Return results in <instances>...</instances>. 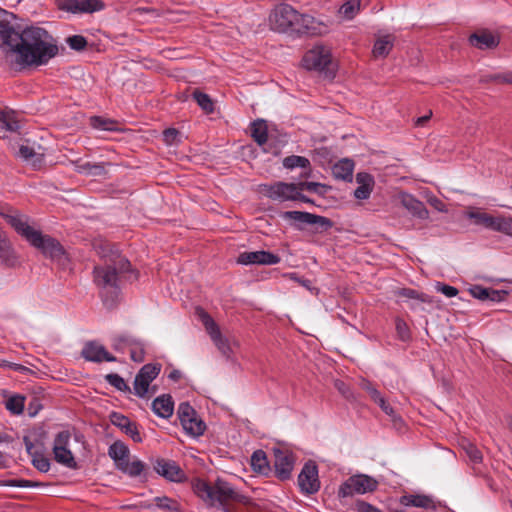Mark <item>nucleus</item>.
Masks as SVG:
<instances>
[{"label": "nucleus", "mask_w": 512, "mask_h": 512, "mask_svg": "<svg viewBox=\"0 0 512 512\" xmlns=\"http://www.w3.org/2000/svg\"><path fill=\"white\" fill-rule=\"evenodd\" d=\"M90 125L98 130L103 131H114L117 129V121L110 118H104L101 116H92L90 118Z\"/></svg>", "instance_id": "nucleus-32"}, {"label": "nucleus", "mask_w": 512, "mask_h": 512, "mask_svg": "<svg viewBox=\"0 0 512 512\" xmlns=\"http://www.w3.org/2000/svg\"><path fill=\"white\" fill-rule=\"evenodd\" d=\"M353 170V161L349 159H342L333 166L332 173L337 179L350 181L352 179Z\"/></svg>", "instance_id": "nucleus-25"}, {"label": "nucleus", "mask_w": 512, "mask_h": 512, "mask_svg": "<svg viewBox=\"0 0 512 512\" xmlns=\"http://www.w3.org/2000/svg\"><path fill=\"white\" fill-rule=\"evenodd\" d=\"M198 495L212 505L218 504L225 511H230L235 503H244L245 497L238 493L229 483L218 479L214 484L201 481L196 485Z\"/></svg>", "instance_id": "nucleus-5"}, {"label": "nucleus", "mask_w": 512, "mask_h": 512, "mask_svg": "<svg viewBox=\"0 0 512 512\" xmlns=\"http://www.w3.org/2000/svg\"><path fill=\"white\" fill-rule=\"evenodd\" d=\"M294 466V457L292 452L287 449H274V467L278 478L285 480L291 476Z\"/></svg>", "instance_id": "nucleus-15"}, {"label": "nucleus", "mask_w": 512, "mask_h": 512, "mask_svg": "<svg viewBox=\"0 0 512 512\" xmlns=\"http://www.w3.org/2000/svg\"><path fill=\"white\" fill-rule=\"evenodd\" d=\"M108 455L114 460H123L129 455L128 447L121 441L114 442L108 449Z\"/></svg>", "instance_id": "nucleus-37"}, {"label": "nucleus", "mask_w": 512, "mask_h": 512, "mask_svg": "<svg viewBox=\"0 0 512 512\" xmlns=\"http://www.w3.org/2000/svg\"><path fill=\"white\" fill-rule=\"evenodd\" d=\"M82 356L91 362H114L116 358L111 355L103 345L98 342H87L81 352Z\"/></svg>", "instance_id": "nucleus-18"}, {"label": "nucleus", "mask_w": 512, "mask_h": 512, "mask_svg": "<svg viewBox=\"0 0 512 512\" xmlns=\"http://www.w3.org/2000/svg\"><path fill=\"white\" fill-rule=\"evenodd\" d=\"M394 38L392 35H384L379 37L373 47V55L375 58H384L386 57L392 47H393Z\"/></svg>", "instance_id": "nucleus-26"}, {"label": "nucleus", "mask_w": 512, "mask_h": 512, "mask_svg": "<svg viewBox=\"0 0 512 512\" xmlns=\"http://www.w3.org/2000/svg\"><path fill=\"white\" fill-rule=\"evenodd\" d=\"M370 398L375 402L377 403L383 396L381 395V393L377 390L376 387H373L369 392H368Z\"/></svg>", "instance_id": "nucleus-64"}, {"label": "nucleus", "mask_w": 512, "mask_h": 512, "mask_svg": "<svg viewBox=\"0 0 512 512\" xmlns=\"http://www.w3.org/2000/svg\"><path fill=\"white\" fill-rule=\"evenodd\" d=\"M436 289L438 292H441L442 294L449 298L455 297L458 294L457 288L442 283H438Z\"/></svg>", "instance_id": "nucleus-53"}, {"label": "nucleus", "mask_w": 512, "mask_h": 512, "mask_svg": "<svg viewBox=\"0 0 512 512\" xmlns=\"http://www.w3.org/2000/svg\"><path fill=\"white\" fill-rule=\"evenodd\" d=\"M144 468V463L140 460H136L130 462L129 466L126 467V474H128L131 477H137L143 472Z\"/></svg>", "instance_id": "nucleus-51"}, {"label": "nucleus", "mask_w": 512, "mask_h": 512, "mask_svg": "<svg viewBox=\"0 0 512 512\" xmlns=\"http://www.w3.org/2000/svg\"><path fill=\"white\" fill-rule=\"evenodd\" d=\"M357 508L359 512H383L375 506L363 501L357 504Z\"/></svg>", "instance_id": "nucleus-58"}, {"label": "nucleus", "mask_w": 512, "mask_h": 512, "mask_svg": "<svg viewBox=\"0 0 512 512\" xmlns=\"http://www.w3.org/2000/svg\"><path fill=\"white\" fill-rule=\"evenodd\" d=\"M401 204L415 217L419 219H427L429 217V211L425 207L424 203L416 199L411 194H402Z\"/></svg>", "instance_id": "nucleus-21"}, {"label": "nucleus", "mask_w": 512, "mask_h": 512, "mask_svg": "<svg viewBox=\"0 0 512 512\" xmlns=\"http://www.w3.org/2000/svg\"><path fill=\"white\" fill-rule=\"evenodd\" d=\"M35 154H36V152L34 151V149L27 145H22L19 148V155L25 161L32 160V158L35 156Z\"/></svg>", "instance_id": "nucleus-55"}, {"label": "nucleus", "mask_w": 512, "mask_h": 512, "mask_svg": "<svg viewBox=\"0 0 512 512\" xmlns=\"http://www.w3.org/2000/svg\"><path fill=\"white\" fill-rule=\"evenodd\" d=\"M282 218L299 224L319 225L323 230H328L333 225L332 221L326 217L302 211H285Z\"/></svg>", "instance_id": "nucleus-13"}, {"label": "nucleus", "mask_w": 512, "mask_h": 512, "mask_svg": "<svg viewBox=\"0 0 512 512\" xmlns=\"http://www.w3.org/2000/svg\"><path fill=\"white\" fill-rule=\"evenodd\" d=\"M69 47L76 51H82L87 46V40L81 35H73L67 38Z\"/></svg>", "instance_id": "nucleus-46"}, {"label": "nucleus", "mask_w": 512, "mask_h": 512, "mask_svg": "<svg viewBox=\"0 0 512 512\" xmlns=\"http://www.w3.org/2000/svg\"><path fill=\"white\" fill-rule=\"evenodd\" d=\"M71 439L69 431L59 432L53 442V456L57 463L70 469L77 468V462L68 448Z\"/></svg>", "instance_id": "nucleus-8"}, {"label": "nucleus", "mask_w": 512, "mask_h": 512, "mask_svg": "<svg viewBox=\"0 0 512 512\" xmlns=\"http://www.w3.org/2000/svg\"><path fill=\"white\" fill-rule=\"evenodd\" d=\"M377 481L367 475L349 477L339 488L338 496L345 498L354 494L372 492L377 488Z\"/></svg>", "instance_id": "nucleus-7"}, {"label": "nucleus", "mask_w": 512, "mask_h": 512, "mask_svg": "<svg viewBox=\"0 0 512 512\" xmlns=\"http://www.w3.org/2000/svg\"><path fill=\"white\" fill-rule=\"evenodd\" d=\"M376 404L379 405V407L381 408V410L391 416L392 418L395 417V411L394 409L391 407V405L389 403L386 402V400L384 399V397H382Z\"/></svg>", "instance_id": "nucleus-56"}, {"label": "nucleus", "mask_w": 512, "mask_h": 512, "mask_svg": "<svg viewBox=\"0 0 512 512\" xmlns=\"http://www.w3.org/2000/svg\"><path fill=\"white\" fill-rule=\"evenodd\" d=\"M499 38L488 31H479L469 37V43L481 50L493 49L499 45Z\"/></svg>", "instance_id": "nucleus-20"}, {"label": "nucleus", "mask_w": 512, "mask_h": 512, "mask_svg": "<svg viewBox=\"0 0 512 512\" xmlns=\"http://www.w3.org/2000/svg\"><path fill=\"white\" fill-rule=\"evenodd\" d=\"M493 230L512 236V218L503 216L496 217Z\"/></svg>", "instance_id": "nucleus-39"}, {"label": "nucleus", "mask_w": 512, "mask_h": 512, "mask_svg": "<svg viewBox=\"0 0 512 512\" xmlns=\"http://www.w3.org/2000/svg\"><path fill=\"white\" fill-rule=\"evenodd\" d=\"M155 507L165 512H179V504L176 500L167 496L155 497L153 499Z\"/></svg>", "instance_id": "nucleus-33"}, {"label": "nucleus", "mask_w": 512, "mask_h": 512, "mask_svg": "<svg viewBox=\"0 0 512 512\" xmlns=\"http://www.w3.org/2000/svg\"><path fill=\"white\" fill-rule=\"evenodd\" d=\"M251 465L255 471L265 473L269 468L265 452L262 450L254 451L251 456Z\"/></svg>", "instance_id": "nucleus-35"}, {"label": "nucleus", "mask_w": 512, "mask_h": 512, "mask_svg": "<svg viewBox=\"0 0 512 512\" xmlns=\"http://www.w3.org/2000/svg\"><path fill=\"white\" fill-rule=\"evenodd\" d=\"M299 190H306L312 193L323 194L324 185L317 182H299Z\"/></svg>", "instance_id": "nucleus-50"}, {"label": "nucleus", "mask_w": 512, "mask_h": 512, "mask_svg": "<svg viewBox=\"0 0 512 512\" xmlns=\"http://www.w3.org/2000/svg\"><path fill=\"white\" fill-rule=\"evenodd\" d=\"M395 329H396L397 336L401 341L405 342L410 339V337H411L410 329H409L407 323L403 319H401V318L396 319Z\"/></svg>", "instance_id": "nucleus-44"}, {"label": "nucleus", "mask_w": 512, "mask_h": 512, "mask_svg": "<svg viewBox=\"0 0 512 512\" xmlns=\"http://www.w3.org/2000/svg\"><path fill=\"white\" fill-rule=\"evenodd\" d=\"M19 128V120L13 111H0V129L15 132Z\"/></svg>", "instance_id": "nucleus-30"}, {"label": "nucleus", "mask_w": 512, "mask_h": 512, "mask_svg": "<svg viewBox=\"0 0 512 512\" xmlns=\"http://www.w3.org/2000/svg\"><path fill=\"white\" fill-rule=\"evenodd\" d=\"M106 381L119 391L130 392V387L125 380L118 374L111 373L106 375Z\"/></svg>", "instance_id": "nucleus-41"}, {"label": "nucleus", "mask_w": 512, "mask_h": 512, "mask_svg": "<svg viewBox=\"0 0 512 512\" xmlns=\"http://www.w3.org/2000/svg\"><path fill=\"white\" fill-rule=\"evenodd\" d=\"M335 387L339 390V392L346 398L350 396L349 388L346 386V384L342 381H336Z\"/></svg>", "instance_id": "nucleus-61"}, {"label": "nucleus", "mask_w": 512, "mask_h": 512, "mask_svg": "<svg viewBox=\"0 0 512 512\" xmlns=\"http://www.w3.org/2000/svg\"><path fill=\"white\" fill-rule=\"evenodd\" d=\"M32 464L40 472H48L50 469V461L43 455H34Z\"/></svg>", "instance_id": "nucleus-47"}, {"label": "nucleus", "mask_w": 512, "mask_h": 512, "mask_svg": "<svg viewBox=\"0 0 512 512\" xmlns=\"http://www.w3.org/2000/svg\"><path fill=\"white\" fill-rule=\"evenodd\" d=\"M468 217L474 221L475 224L484 226L485 228L494 229L496 217L483 212L481 210H471L468 212Z\"/></svg>", "instance_id": "nucleus-28"}, {"label": "nucleus", "mask_w": 512, "mask_h": 512, "mask_svg": "<svg viewBox=\"0 0 512 512\" xmlns=\"http://www.w3.org/2000/svg\"><path fill=\"white\" fill-rule=\"evenodd\" d=\"M0 262L7 267H14L18 259L10 241L0 228Z\"/></svg>", "instance_id": "nucleus-23"}, {"label": "nucleus", "mask_w": 512, "mask_h": 512, "mask_svg": "<svg viewBox=\"0 0 512 512\" xmlns=\"http://www.w3.org/2000/svg\"><path fill=\"white\" fill-rule=\"evenodd\" d=\"M99 254L102 263L93 269V281L104 302H113L125 282H132L138 278V273L131 268V263L112 245L104 243Z\"/></svg>", "instance_id": "nucleus-2"}, {"label": "nucleus", "mask_w": 512, "mask_h": 512, "mask_svg": "<svg viewBox=\"0 0 512 512\" xmlns=\"http://www.w3.org/2000/svg\"><path fill=\"white\" fill-rule=\"evenodd\" d=\"M6 408L13 414H21L24 409V397L12 396L6 401Z\"/></svg>", "instance_id": "nucleus-42"}, {"label": "nucleus", "mask_w": 512, "mask_h": 512, "mask_svg": "<svg viewBox=\"0 0 512 512\" xmlns=\"http://www.w3.org/2000/svg\"><path fill=\"white\" fill-rule=\"evenodd\" d=\"M178 418L180 423L189 421V418L196 415L194 408L187 402H183L179 405L177 410Z\"/></svg>", "instance_id": "nucleus-43"}, {"label": "nucleus", "mask_w": 512, "mask_h": 512, "mask_svg": "<svg viewBox=\"0 0 512 512\" xmlns=\"http://www.w3.org/2000/svg\"><path fill=\"white\" fill-rule=\"evenodd\" d=\"M251 136L260 146L267 142V125L264 120H257L252 123Z\"/></svg>", "instance_id": "nucleus-29"}, {"label": "nucleus", "mask_w": 512, "mask_h": 512, "mask_svg": "<svg viewBox=\"0 0 512 512\" xmlns=\"http://www.w3.org/2000/svg\"><path fill=\"white\" fill-rule=\"evenodd\" d=\"M166 143L171 144L177 137L178 131L173 128L166 129L163 133Z\"/></svg>", "instance_id": "nucleus-59"}, {"label": "nucleus", "mask_w": 512, "mask_h": 512, "mask_svg": "<svg viewBox=\"0 0 512 512\" xmlns=\"http://www.w3.org/2000/svg\"><path fill=\"white\" fill-rule=\"evenodd\" d=\"M181 425L189 435L194 437L201 436L206 428L204 422L197 417V414L194 417L189 418V421L183 422Z\"/></svg>", "instance_id": "nucleus-31"}, {"label": "nucleus", "mask_w": 512, "mask_h": 512, "mask_svg": "<svg viewBox=\"0 0 512 512\" xmlns=\"http://www.w3.org/2000/svg\"><path fill=\"white\" fill-rule=\"evenodd\" d=\"M110 421L114 426L118 427L119 429H121V431L130 436L133 439V441H142V437L140 435V432L138 431L136 423L132 422L125 415L118 412H112L110 415Z\"/></svg>", "instance_id": "nucleus-19"}, {"label": "nucleus", "mask_w": 512, "mask_h": 512, "mask_svg": "<svg viewBox=\"0 0 512 512\" xmlns=\"http://www.w3.org/2000/svg\"><path fill=\"white\" fill-rule=\"evenodd\" d=\"M27 162H29L34 168H40L43 163V155L36 153L32 160H28Z\"/></svg>", "instance_id": "nucleus-62"}, {"label": "nucleus", "mask_w": 512, "mask_h": 512, "mask_svg": "<svg viewBox=\"0 0 512 512\" xmlns=\"http://www.w3.org/2000/svg\"><path fill=\"white\" fill-rule=\"evenodd\" d=\"M283 165H284V167H286L288 169H293L296 167H301V168L307 169L310 166V162L305 157L291 155V156H287L286 158H284Z\"/></svg>", "instance_id": "nucleus-38"}, {"label": "nucleus", "mask_w": 512, "mask_h": 512, "mask_svg": "<svg viewBox=\"0 0 512 512\" xmlns=\"http://www.w3.org/2000/svg\"><path fill=\"white\" fill-rule=\"evenodd\" d=\"M76 170L79 173H85L88 175H100L103 173L104 167L101 164H92L90 162H85L76 165Z\"/></svg>", "instance_id": "nucleus-40"}, {"label": "nucleus", "mask_w": 512, "mask_h": 512, "mask_svg": "<svg viewBox=\"0 0 512 512\" xmlns=\"http://www.w3.org/2000/svg\"><path fill=\"white\" fill-rule=\"evenodd\" d=\"M285 276L288 277L290 280L298 283L299 285L305 287L310 292H314V291L317 292V289L313 286L311 280L304 279V278L300 277L297 273H288Z\"/></svg>", "instance_id": "nucleus-48"}, {"label": "nucleus", "mask_w": 512, "mask_h": 512, "mask_svg": "<svg viewBox=\"0 0 512 512\" xmlns=\"http://www.w3.org/2000/svg\"><path fill=\"white\" fill-rule=\"evenodd\" d=\"M360 10L359 0H348L339 9V14L345 19H353Z\"/></svg>", "instance_id": "nucleus-36"}, {"label": "nucleus", "mask_w": 512, "mask_h": 512, "mask_svg": "<svg viewBox=\"0 0 512 512\" xmlns=\"http://www.w3.org/2000/svg\"><path fill=\"white\" fill-rule=\"evenodd\" d=\"M298 190V183H285L281 181L262 186L264 195L274 201H295Z\"/></svg>", "instance_id": "nucleus-9"}, {"label": "nucleus", "mask_w": 512, "mask_h": 512, "mask_svg": "<svg viewBox=\"0 0 512 512\" xmlns=\"http://www.w3.org/2000/svg\"><path fill=\"white\" fill-rule=\"evenodd\" d=\"M356 182L358 187L354 191L355 198L359 200L368 199L375 183L373 176L365 172H360L356 175Z\"/></svg>", "instance_id": "nucleus-22"}, {"label": "nucleus", "mask_w": 512, "mask_h": 512, "mask_svg": "<svg viewBox=\"0 0 512 512\" xmlns=\"http://www.w3.org/2000/svg\"><path fill=\"white\" fill-rule=\"evenodd\" d=\"M470 293L472 294L473 297L482 301H486L489 298V288H484L479 285L473 286L470 289Z\"/></svg>", "instance_id": "nucleus-52"}, {"label": "nucleus", "mask_w": 512, "mask_h": 512, "mask_svg": "<svg viewBox=\"0 0 512 512\" xmlns=\"http://www.w3.org/2000/svg\"><path fill=\"white\" fill-rule=\"evenodd\" d=\"M192 97L205 113L209 114L214 111V103L208 94L195 90Z\"/></svg>", "instance_id": "nucleus-34"}, {"label": "nucleus", "mask_w": 512, "mask_h": 512, "mask_svg": "<svg viewBox=\"0 0 512 512\" xmlns=\"http://www.w3.org/2000/svg\"><path fill=\"white\" fill-rule=\"evenodd\" d=\"M464 450L472 462H474V463L481 462L482 453L474 444L468 443L466 446H464Z\"/></svg>", "instance_id": "nucleus-49"}, {"label": "nucleus", "mask_w": 512, "mask_h": 512, "mask_svg": "<svg viewBox=\"0 0 512 512\" xmlns=\"http://www.w3.org/2000/svg\"><path fill=\"white\" fill-rule=\"evenodd\" d=\"M505 78H507L506 77V72L505 73H497V74L485 76V77L482 78V81L483 82L495 81V82H498V83H505Z\"/></svg>", "instance_id": "nucleus-57"}, {"label": "nucleus", "mask_w": 512, "mask_h": 512, "mask_svg": "<svg viewBox=\"0 0 512 512\" xmlns=\"http://www.w3.org/2000/svg\"><path fill=\"white\" fill-rule=\"evenodd\" d=\"M303 66L323 74L325 78L331 79L335 75L331 52L324 46H315L307 51L303 57Z\"/></svg>", "instance_id": "nucleus-6"}, {"label": "nucleus", "mask_w": 512, "mask_h": 512, "mask_svg": "<svg viewBox=\"0 0 512 512\" xmlns=\"http://www.w3.org/2000/svg\"><path fill=\"white\" fill-rule=\"evenodd\" d=\"M2 215L18 234L32 246L39 249L46 257L52 260H60L64 256L62 245L51 236L43 235L40 231L31 227L27 216L15 210H8L7 213H2Z\"/></svg>", "instance_id": "nucleus-4"}, {"label": "nucleus", "mask_w": 512, "mask_h": 512, "mask_svg": "<svg viewBox=\"0 0 512 512\" xmlns=\"http://www.w3.org/2000/svg\"><path fill=\"white\" fill-rule=\"evenodd\" d=\"M508 292L506 290H496L489 288V298L488 300L492 302H501L506 299Z\"/></svg>", "instance_id": "nucleus-54"}, {"label": "nucleus", "mask_w": 512, "mask_h": 512, "mask_svg": "<svg viewBox=\"0 0 512 512\" xmlns=\"http://www.w3.org/2000/svg\"><path fill=\"white\" fill-rule=\"evenodd\" d=\"M161 370L160 364H146L144 365L134 380V393L135 395L143 398L148 392L150 383L159 375Z\"/></svg>", "instance_id": "nucleus-10"}, {"label": "nucleus", "mask_w": 512, "mask_h": 512, "mask_svg": "<svg viewBox=\"0 0 512 512\" xmlns=\"http://www.w3.org/2000/svg\"><path fill=\"white\" fill-rule=\"evenodd\" d=\"M203 324L206 328V331L210 335L213 343L218 348V350L226 357H230L232 352L231 346L228 340L221 334L218 325L215 321L206 313H204Z\"/></svg>", "instance_id": "nucleus-16"}, {"label": "nucleus", "mask_w": 512, "mask_h": 512, "mask_svg": "<svg viewBox=\"0 0 512 512\" xmlns=\"http://www.w3.org/2000/svg\"><path fill=\"white\" fill-rule=\"evenodd\" d=\"M153 412L162 418H169L174 411V402L168 394H163L152 402Z\"/></svg>", "instance_id": "nucleus-24"}, {"label": "nucleus", "mask_w": 512, "mask_h": 512, "mask_svg": "<svg viewBox=\"0 0 512 512\" xmlns=\"http://www.w3.org/2000/svg\"><path fill=\"white\" fill-rule=\"evenodd\" d=\"M57 6L60 10L71 13H93L105 8L101 0H58Z\"/></svg>", "instance_id": "nucleus-11"}, {"label": "nucleus", "mask_w": 512, "mask_h": 512, "mask_svg": "<svg viewBox=\"0 0 512 512\" xmlns=\"http://www.w3.org/2000/svg\"><path fill=\"white\" fill-rule=\"evenodd\" d=\"M154 469L159 475L169 481L182 482L186 479L185 472L173 460L164 458L157 459L154 464Z\"/></svg>", "instance_id": "nucleus-17"}, {"label": "nucleus", "mask_w": 512, "mask_h": 512, "mask_svg": "<svg viewBox=\"0 0 512 512\" xmlns=\"http://www.w3.org/2000/svg\"><path fill=\"white\" fill-rule=\"evenodd\" d=\"M431 206H433L436 210L440 212H446V205L438 198L433 197L429 200Z\"/></svg>", "instance_id": "nucleus-60"}, {"label": "nucleus", "mask_w": 512, "mask_h": 512, "mask_svg": "<svg viewBox=\"0 0 512 512\" xmlns=\"http://www.w3.org/2000/svg\"><path fill=\"white\" fill-rule=\"evenodd\" d=\"M15 16L0 8V47L7 45L21 65H44L58 53L54 38L43 28L28 27L18 33L14 26Z\"/></svg>", "instance_id": "nucleus-1"}, {"label": "nucleus", "mask_w": 512, "mask_h": 512, "mask_svg": "<svg viewBox=\"0 0 512 512\" xmlns=\"http://www.w3.org/2000/svg\"><path fill=\"white\" fill-rule=\"evenodd\" d=\"M400 503L405 507L429 508L433 506V501L425 495H403Z\"/></svg>", "instance_id": "nucleus-27"}, {"label": "nucleus", "mask_w": 512, "mask_h": 512, "mask_svg": "<svg viewBox=\"0 0 512 512\" xmlns=\"http://www.w3.org/2000/svg\"><path fill=\"white\" fill-rule=\"evenodd\" d=\"M370 398L375 402L377 403L383 396L381 395V393L377 390L376 387H373L369 392H368Z\"/></svg>", "instance_id": "nucleus-63"}, {"label": "nucleus", "mask_w": 512, "mask_h": 512, "mask_svg": "<svg viewBox=\"0 0 512 512\" xmlns=\"http://www.w3.org/2000/svg\"><path fill=\"white\" fill-rule=\"evenodd\" d=\"M273 31L287 34L317 35L322 33L321 24L308 14H301L289 4L277 5L269 15Z\"/></svg>", "instance_id": "nucleus-3"}, {"label": "nucleus", "mask_w": 512, "mask_h": 512, "mask_svg": "<svg viewBox=\"0 0 512 512\" xmlns=\"http://www.w3.org/2000/svg\"><path fill=\"white\" fill-rule=\"evenodd\" d=\"M298 485L306 494H313L319 490L318 468L314 462L309 461L303 466L298 476Z\"/></svg>", "instance_id": "nucleus-12"}, {"label": "nucleus", "mask_w": 512, "mask_h": 512, "mask_svg": "<svg viewBox=\"0 0 512 512\" xmlns=\"http://www.w3.org/2000/svg\"><path fill=\"white\" fill-rule=\"evenodd\" d=\"M398 295L408 299H416L421 302H429L428 295L419 293L418 291L410 288H403L399 290Z\"/></svg>", "instance_id": "nucleus-45"}, {"label": "nucleus", "mask_w": 512, "mask_h": 512, "mask_svg": "<svg viewBox=\"0 0 512 512\" xmlns=\"http://www.w3.org/2000/svg\"><path fill=\"white\" fill-rule=\"evenodd\" d=\"M281 261V258L277 254H273L269 251H245L239 254L237 262L242 265H275Z\"/></svg>", "instance_id": "nucleus-14"}]
</instances>
